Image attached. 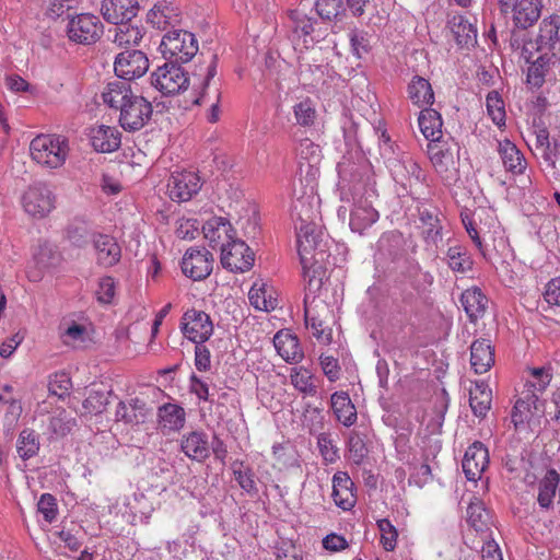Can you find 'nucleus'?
<instances>
[{
	"label": "nucleus",
	"instance_id": "nucleus-1",
	"mask_svg": "<svg viewBox=\"0 0 560 560\" xmlns=\"http://www.w3.org/2000/svg\"><path fill=\"white\" fill-rule=\"evenodd\" d=\"M292 218L295 223L298 250L302 267L307 268L312 261L324 259L322 248V229L316 222L318 211L313 196L296 198L292 203Z\"/></svg>",
	"mask_w": 560,
	"mask_h": 560
},
{
	"label": "nucleus",
	"instance_id": "nucleus-2",
	"mask_svg": "<svg viewBox=\"0 0 560 560\" xmlns=\"http://www.w3.org/2000/svg\"><path fill=\"white\" fill-rule=\"evenodd\" d=\"M105 104L119 109V124L127 131H137L151 119L152 104L131 91L130 84L120 80L107 83L102 92Z\"/></svg>",
	"mask_w": 560,
	"mask_h": 560
},
{
	"label": "nucleus",
	"instance_id": "nucleus-3",
	"mask_svg": "<svg viewBox=\"0 0 560 560\" xmlns=\"http://www.w3.org/2000/svg\"><path fill=\"white\" fill-rule=\"evenodd\" d=\"M69 152V140L65 136L56 133L38 135L30 144L32 160L49 170H57L63 166Z\"/></svg>",
	"mask_w": 560,
	"mask_h": 560
},
{
	"label": "nucleus",
	"instance_id": "nucleus-4",
	"mask_svg": "<svg viewBox=\"0 0 560 560\" xmlns=\"http://www.w3.org/2000/svg\"><path fill=\"white\" fill-rule=\"evenodd\" d=\"M163 57L171 62H188L198 51L195 35L188 31L174 30L166 33L160 44Z\"/></svg>",
	"mask_w": 560,
	"mask_h": 560
},
{
	"label": "nucleus",
	"instance_id": "nucleus-5",
	"mask_svg": "<svg viewBox=\"0 0 560 560\" xmlns=\"http://www.w3.org/2000/svg\"><path fill=\"white\" fill-rule=\"evenodd\" d=\"M56 200L54 190L47 184L36 183L24 191L21 202L30 217L44 219L56 208Z\"/></svg>",
	"mask_w": 560,
	"mask_h": 560
},
{
	"label": "nucleus",
	"instance_id": "nucleus-6",
	"mask_svg": "<svg viewBox=\"0 0 560 560\" xmlns=\"http://www.w3.org/2000/svg\"><path fill=\"white\" fill-rule=\"evenodd\" d=\"M68 18L69 21L66 31L71 42L81 45H91L101 38L104 26L96 15L80 13L72 16L68 15Z\"/></svg>",
	"mask_w": 560,
	"mask_h": 560
},
{
	"label": "nucleus",
	"instance_id": "nucleus-7",
	"mask_svg": "<svg viewBox=\"0 0 560 560\" xmlns=\"http://www.w3.org/2000/svg\"><path fill=\"white\" fill-rule=\"evenodd\" d=\"M151 84L163 95L170 96L187 90L189 79L182 67L166 62L152 72Z\"/></svg>",
	"mask_w": 560,
	"mask_h": 560
},
{
	"label": "nucleus",
	"instance_id": "nucleus-8",
	"mask_svg": "<svg viewBox=\"0 0 560 560\" xmlns=\"http://www.w3.org/2000/svg\"><path fill=\"white\" fill-rule=\"evenodd\" d=\"M428 155L435 171L445 179H452L457 173L456 144L445 140L428 143Z\"/></svg>",
	"mask_w": 560,
	"mask_h": 560
},
{
	"label": "nucleus",
	"instance_id": "nucleus-9",
	"mask_svg": "<svg viewBox=\"0 0 560 560\" xmlns=\"http://www.w3.org/2000/svg\"><path fill=\"white\" fill-rule=\"evenodd\" d=\"M183 335L194 343L206 342L213 334L210 316L200 310H187L180 319Z\"/></svg>",
	"mask_w": 560,
	"mask_h": 560
},
{
	"label": "nucleus",
	"instance_id": "nucleus-10",
	"mask_svg": "<svg viewBox=\"0 0 560 560\" xmlns=\"http://www.w3.org/2000/svg\"><path fill=\"white\" fill-rule=\"evenodd\" d=\"M255 261V255L249 246L233 238L230 243H223L221 249V264L225 269L234 272L248 271Z\"/></svg>",
	"mask_w": 560,
	"mask_h": 560
},
{
	"label": "nucleus",
	"instance_id": "nucleus-11",
	"mask_svg": "<svg viewBox=\"0 0 560 560\" xmlns=\"http://www.w3.org/2000/svg\"><path fill=\"white\" fill-rule=\"evenodd\" d=\"M328 305L322 300L305 301L304 317L305 325L312 329L313 336L324 345H329L332 341V329L325 326L324 317L328 314Z\"/></svg>",
	"mask_w": 560,
	"mask_h": 560
},
{
	"label": "nucleus",
	"instance_id": "nucleus-12",
	"mask_svg": "<svg viewBox=\"0 0 560 560\" xmlns=\"http://www.w3.org/2000/svg\"><path fill=\"white\" fill-rule=\"evenodd\" d=\"M149 69V59L140 50H125L115 58L114 70L124 82L142 77Z\"/></svg>",
	"mask_w": 560,
	"mask_h": 560
},
{
	"label": "nucleus",
	"instance_id": "nucleus-13",
	"mask_svg": "<svg viewBox=\"0 0 560 560\" xmlns=\"http://www.w3.org/2000/svg\"><path fill=\"white\" fill-rule=\"evenodd\" d=\"M560 16L551 14L545 18L540 25L536 38L537 50L548 52L551 61H560Z\"/></svg>",
	"mask_w": 560,
	"mask_h": 560
},
{
	"label": "nucleus",
	"instance_id": "nucleus-14",
	"mask_svg": "<svg viewBox=\"0 0 560 560\" xmlns=\"http://www.w3.org/2000/svg\"><path fill=\"white\" fill-rule=\"evenodd\" d=\"M213 258L206 248H189L182 260L183 272L195 281L207 278L212 271Z\"/></svg>",
	"mask_w": 560,
	"mask_h": 560
},
{
	"label": "nucleus",
	"instance_id": "nucleus-15",
	"mask_svg": "<svg viewBox=\"0 0 560 560\" xmlns=\"http://www.w3.org/2000/svg\"><path fill=\"white\" fill-rule=\"evenodd\" d=\"M200 188V177L195 172L175 173L167 184L170 198L177 202L190 200Z\"/></svg>",
	"mask_w": 560,
	"mask_h": 560
},
{
	"label": "nucleus",
	"instance_id": "nucleus-16",
	"mask_svg": "<svg viewBox=\"0 0 560 560\" xmlns=\"http://www.w3.org/2000/svg\"><path fill=\"white\" fill-rule=\"evenodd\" d=\"M137 0H101L100 12L110 24L131 22L138 13Z\"/></svg>",
	"mask_w": 560,
	"mask_h": 560
},
{
	"label": "nucleus",
	"instance_id": "nucleus-17",
	"mask_svg": "<svg viewBox=\"0 0 560 560\" xmlns=\"http://www.w3.org/2000/svg\"><path fill=\"white\" fill-rule=\"evenodd\" d=\"M313 423L308 427V431L311 434L317 435V447L323 457L325 464H334L339 458V450L336 446V443L328 432H320L323 429V415L318 409H314L311 412Z\"/></svg>",
	"mask_w": 560,
	"mask_h": 560
},
{
	"label": "nucleus",
	"instance_id": "nucleus-18",
	"mask_svg": "<svg viewBox=\"0 0 560 560\" xmlns=\"http://www.w3.org/2000/svg\"><path fill=\"white\" fill-rule=\"evenodd\" d=\"M488 464V450L481 442L477 441L466 450L462 466L466 478L470 481H475L481 477Z\"/></svg>",
	"mask_w": 560,
	"mask_h": 560
},
{
	"label": "nucleus",
	"instance_id": "nucleus-19",
	"mask_svg": "<svg viewBox=\"0 0 560 560\" xmlns=\"http://www.w3.org/2000/svg\"><path fill=\"white\" fill-rule=\"evenodd\" d=\"M388 167L394 180L402 186L411 184L412 180L420 183L424 179V172L409 155L390 160Z\"/></svg>",
	"mask_w": 560,
	"mask_h": 560
},
{
	"label": "nucleus",
	"instance_id": "nucleus-20",
	"mask_svg": "<svg viewBox=\"0 0 560 560\" xmlns=\"http://www.w3.org/2000/svg\"><path fill=\"white\" fill-rule=\"evenodd\" d=\"M148 22L155 28L166 30L180 22V10L173 1L162 0L156 2L148 12Z\"/></svg>",
	"mask_w": 560,
	"mask_h": 560
},
{
	"label": "nucleus",
	"instance_id": "nucleus-21",
	"mask_svg": "<svg viewBox=\"0 0 560 560\" xmlns=\"http://www.w3.org/2000/svg\"><path fill=\"white\" fill-rule=\"evenodd\" d=\"M92 242L100 266L108 268L119 262L121 248L115 237L98 233L93 236Z\"/></svg>",
	"mask_w": 560,
	"mask_h": 560
},
{
	"label": "nucleus",
	"instance_id": "nucleus-22",
	"mask_svg": "<svg viewBox=\"0 0 560 560\" xmlns=\"http://www.w3.org/2000/svg\"><path fill=\"white\" fill-rule=\"evenodd\" d=\"M202 232L212 248L220 247L222 249L223 243L228 244L234 238L231 223L222 217H213L206 221Z\"/></svg>",
	"mask_w": 560,
	"mask_h": 560
},
{
	"label": "nucleus",
	"instance_id": "nucleus-23",
	"mask_svg": "<svg viewBox=\"0 0 560 560\" xmlns=\"http://www.w3.org/2000/svg\"><path fill=\"white\" fill-rule=\"evenodd\" d=\"M533 142L530 145L534 154L544 161V163L555 170L558 158V144L551 143L549 139V131L545 127H537L533 133Z\"/></svg>",
	"mask_w": 560,
	"mask_h": 560
},
{
	"label": "nucleus",
	"instance_id": "nucleus-24",
	"mask_svg": "<svg viewBox=\"0 0 560 560\" xmlns=\"http://www.w3.org/2000/svg\"><path fill=\"white\" fill-rule=\"evenodd\" d=\"M542 0H517L510 10L516 27L526 30L533 26L540 18Z\"/></svg>",
	"mask_w": 560,
	"mask_h": 560
},
{
	"label": "nucleus",
	"instance_id": "nucleus-25",
	"mask_svg": "<svg viewBox=\"0 0 560 560\" xmlns=\"http://www.w3.org/2000/svg\"><path fill=\"white\" fill-rule=\"evenodd\" d=\"M180 448L190 459L203 462L210 455L208 435L202 431L184 434L180 440Z\"/></svg>",
	"mask_w": 560,
	"mask_h": 560
},
{
	"label": "nucleus",
	"instance_id": "nucleus-26",
	"mask_svg": "<svg viewBox=\"0 0 560 560\" xmlns=\"http://www.w3.org/2000/svg\"><path fill=\"white\" fill-rule=\"evenodd\" d=\"M151 415V409L139 398H131L127 401H120L116 408V419L127 424L136 425L144 423Z\"/></svg>",
	"mask_w": 560,
	"mask_h": 560
},
{
	"label": "nucleus",
	"instance_id": "nucleus-27",
	"mask_svg": "<svg viewBox=\"0 0 560 560\" xmlns=\"http://www.w3.org/2000/svg\"><path fill=\"white\" fill-rule=\"evenodd\" d=\"M273 346L278 354L288 363L300 362L304 357L298 337L289 330H279L273 337Z\"/></svg>",
	"mask_w": 560,
	"mask_h": 560
},
{
	"label": "nucleus",
	"instance_id": "nucleus-28",
	"mask_svg": "<svg viewBox=\"0 0 560 560\" xmlns=\"http://www.w3.org/2000/svg\"><path fill=\"white\" fill-rule=\"evenodd\" d=\"M93 148L103 153H110L119 149L121 133L116 127L101 125L91 129Z\"/></svg>",
	"mask_w": 560,
	"mask_h": 560
},
{
	"label": "nucleus",
	"instance_id": "nucleus-29",
	"mask_svg": "<svg viewBox=\"0 0 560 560\" xmlns=\"http://www.w3.org/2000/svg\"><path fill=\"white\" fill-rule=\"evenodd\" d=\"M542 411L538 407V396L533 394L522 393L514 405L511 421L515 429H518L524 423H530L534 417H539Z\"/></svg>",
	"mask_w": 560,
	"mask_h": 560
},
{
	"label": "nucleus",
	"instance_id": "nucleus-30",
	"mask_svg": "<svg viewBox=\"0 0 560 560\" xmlns=\"http://www.w3.org/2000/svg\"><path fill=\"white\" fill-rule=\"evenodd\" d=\"M332 499L336 505L345 511L350 510L355 504L353 482L345 471H338L332 477Z\"/></svg>",
	"mask_w": 560,
	"mask_h": 560
},
{
	"label": "nucleus",
	"instance_id": "nucleus-31",
	"mask_svg": "<svg viewBox=\"0 0 560 560\" xmlns=\"http://www.w3.org/2000/svg\"><path fill=\"white\" fill-rule=\"evenodd\" d=\"M378 220V212L366 200L354 202L350 213V229L362 234Z\"/></svg>",
	"mask_w": 560,
	"mask_h": 560
},
{
	"label": "nucleus",
	"instance_id": "nucleus-32",
	"mask_svg": "<svg viewBox=\"0 0 560 560\" xmlns=\"http://www.w3.org/2000/svg\"><path fill=\"white\" fill-rule=\"evenodd\" d=\"M494 363V352L490 340H476L470 346V364L477 374L489 371Z\"/></svg>",
	"mask_w": 560,
	"mask_h": 560
},
{
	"label": "nucleus",
	"instance_id": "nucleus-33",
	"mask_svg": "<svg viewBox=\"0 0 560 560\" xmlns=\"http://www.w3.org/2000/svg\"><path fill=\"white\" fill-rule=\"evenodd\" d=\"M456 43L464 47L474 46L477 43V27L465 15H453L448 22Z\"/></svg>",
	"mask_w": 560,
	"mask_h": 560
},
{
	"label": "nucleus",
	"instance_id": "nucleus-34",
	"mask_svg": "<svg viewBox=\"0 0 560 560\" xmlns=\"http://www.w3.org/2000/svg\"><path fill=\"white\" fill-rule=\"evenodd\" d=\"M418 125L423 137L429 142L442 140V117L439 112L433 108H424L420 112Z\"/></svg>",
	"mask_w": 560,
	"mask_h": 560
},
{
	"label": "nucleus",
	"instance_id": "nucleus-35",
	"mask_svg": "<svg viewBox=\"0 0 560 560\" xmlns=\"http://www.w3.org/2000/svg\"><path fill=\"white\" fill-rule=\"evenodd\" d=\"M61 254L57 246L46 240L39 241L33 252V260L40 270H48L61 262Z\"/></svg>",
	"mask_w": 560,
	"mask_h": 560
},
{
	"label": "nucleus",
	"instance_id": "nucleus-36",
	"mask_svg": "<svg viewBox=\"0 0 560 560\" xmlns=\"http://www.w3.org/2000/svg\"><path fill=\"white\" fill-rule=\"evenodd\" d=\"M331 408L339 422L351 427L357 421V410L348 393L336 392L331 395Z\"/></svg>",
	"mask_w": 560,
	"mask_h": 560
},
{
	"label": "nucleus",
	"instance_id": "nucleus-37",
	"mask_svg": "<svg viewBox=\"0 0 560 560\" xmlns=\"http://www.w3.org/2000/svg\"><path fill=\"white\" fill-rule=\"evenodd\" d=\"M460 302L471 322L483 316L488 305L487 296L478 288L467 289L464 291L462 293Z\"/></svg>",
	"mask_w": 560,
	"mask_h": 560
},
{
	"label": "nucleus",
	"instance_id": "nucleus-38",
	"mask_svg": "<svg viewBox=\"0 0 560 560\" xmlns=\"http://www.w3.org/2000/svg\"><path fill=\"white\" fill-rule=\"evenodd\" d=\"M499 154L506 171L513 174H522L525 171V158L510 140L499 142Z\"/></svg>",
	"mask_w": 560,
	"mask_h": 560
},
{
	"label": "nucleus",
	"instance_id": "nucleus-39",
	"mask_svg": "<svg viewBox=\"0 0 560 560\" xmlns=\"http://www.w3.org/2000/svg\"><path fill=\"white\" fill-rule=\"evenodd\" d=\"M492 392L483 382H477L469 392V405L476 417L483 418L491 407Z\"/></svg>",
	"mask_w": 560,
	"mask_h": 560
},
{
	"label": "nucleus",
	"instance_id": "nucleus-40",
	"mask_svg": "<svg viewBox=\"0 0 560 560\" xmlns=\"http://www.w3.org/2000/svg\"><path fill=\"white\" fill-rule=\"evenodd\" d=\"M186 412L175 404H165L159 408V421L163 429L178 431L185 424Z\"/></svg>",
	"mask_w": 560,
	"mask_h": 560
},
{
	"label": "nucleus",
	"instance_id": "nucleus-41",
	"mask_svg": "<svg viewBox=\"0 0 560 560\" xmlns=\"http://www.w3.org/2000/svg\"><path fill=\"white\" fill-rule=\"evenodd\" d=\"M408 94L411 102L419 106L432 105L434 93L430 82L422 77H415L408 85Z\"/></svg>",
	"mask_w": 560,
	"mask_h": 560
},
{
	"label": "nucleus",
	"instance_id": "nucleus-42",
	"mask_svg": "<svg viewBox=\"0 0 560 560\" xmlns=\"http://www.w3.org/2000/svg\"><path fill=\"white\" fill-rule=\"evenodd\" d=\"M559 482L560 476L555 469L548 470L539 481L537 501L540 508L549 509L552 505Z\"/></svg>",
	"mask_w": 560,
	"mask_h": 560
},
{
	"label": "nucleus",
	"instance_id": "nucleus-43",
	"mask_svg": "<svg viewBox=\"0 0 560 560\" xmlns=\"http://www.w3.org/2000/svg\"><path fill=\"white\" fill-rule=\"evenodd\" d=\"M290 381L293 387L305 396H315L317 386L315 376L304 366H295L291 369Z\"/></svg>",
	"mask_w": 560,
	"mask_h": 560
},
{
	"label": "nucleus",
	"instance_id": "nucleus-44",
	"mask_svg": "<svg viewBox=\"0 0 560 560\" xmlns=\"http://www.w3.org/2000/svg\"><path fill=\"white\" fill-rule=\"evenodd\" d=\"M113 42L119 46H136L143 37V30L130 22L115 24Z\"/></svg>",
	"mask_w": 560,
	"mask_h": 560
},
{
	"label": "nucleus",
	"instance_id": "nucleus-45",
	"mask_svg": "<svg viewBox=\"0 0 560 560\" xmlns=\"http://www.w3.org/2000/svg\"><path fill=\"white\" fill-rule=\"evenodd\" d=\"M467 522L476 532H486L489 529L491 516L483 503L475 499L467 508Z\"/></svg>",
	"mask_w": 560,
	"mask_h": 560
},
{
	"label": "nucleus",
	"instance_id": "nucleus-46",
	"mask_svg": "<svg viewBox=\"0 0 560 560\" xmlns=\"http://www.w3.org/2000/svg\"><path fill=\"white\" fill-rule=\"evenodd\" d=\"M527 373L525 389L523 390L526 394L538 396V393H542L552 378L550 370L546 368L528 369Z\"/></svg>",
	"mask_w": 560,
	"mask_h": 560
},
{
	"label": "nucleus",
	"instance_id": "nucleus-47",
	"mask_svg": "<svg viewBox=\"0 0 560 560\" xmlns=\"http://www.w3.org/2000/svg\"><path fill=\"white\" fill-rule=\"evenodd\" d=\"M248 298L250 304L259 311L270 312L278 305L277 299L272 296V290L266 284H261L260 287L254 284L249 290Z\"/></svg>",
	"mask_w": 560,
	"mask_h": 560
},
{
	"label": "nucleus",
	"instance_id": "nucleus-48",
	"mask_svg": "<svg viewBox=\"0 0 560 560\" xmlns=\"http://www.w3.org/2000/svg\"><path fill=\"white\" fill-rule=\"evenodd\" d=\"M303 269V278L305 281V296L304 302L308 298V300H312L315 298L317 299V292L320 290L323 280H322V266L319 265V261H312L311 264H307V268L302 267Z\"/></svg>",
	"mask_w": 560,
	"mask_h": 560
},
{
	"label": "nucleus",
	"instance_id": "nucleus-49",
	"mask_svg": "<svg viewBox=\"0 0 560 560\" xmlns=\"http://www.w3.org/2000/svg\"><path fill=\"white\" fill-rule=\"evenodd\" d=\"M558 61H551L548 52H541V55L529 66L527 72V82L539 88L545 82V75L549 68L556 65Z\"/></svg>",
	"mask_w": 560,
	"mask_h": 560
},
{
	"label": "nucleus",
	"instance_id": "nucleus-50",
	"mask_svg": "<svg viewBox=\"0 0 560 560\" xmlns=\"http://www.w3.org/2000/svg\"><path fill=\"white\" fill-rule=\"evenodd\" d=\"M448 267L458 273H465L472 267L469 253L462 246H451L445 256Z\"/></svg>",
	"mask_w": 560,
	"mask_h": 560
},
{
	"label": "nucleus",
	"instance_id": "nucleus-51",
	"mask_svg": "<svg viewBox=\"0 0 560 560\" xmlns=\"http://www.w3.org/2000/svg\"><path fill=\"white\" fill-rule=\"evenodd\" d=\"M232 471L238 486L246 493L254 495L258 492L255 481V474L250 467L244 465L243 462L236 460L232 464Z\"/></svg>",
	"mask_w": 560,
	"mask_h": 560
},
{
	"label": "nucleus",
	"instance_id": "nucleus-52",
	"mask_svg": "<svg viewBox=\"0 0 560 560\" xmlns=\"http://www.w3.org/2000/svg\"><path fill=\"white\" fill-rule=\"evenodd\" d=\"M39 451L38 434L31 429H24L18 439L16 452L19 456L26 460L35 456Z\"/></svg>",
	"mask_w": 560,
	"mask_h": 560
},
{
	"label": "nucleus",
	"instance_id": "nucleus-53",
	"mask_svg": "<svg viewBox=\"0 0 560 560\" xmlns=\"http://www.w3.org/2000/svg\"><path fill=\"white\" fill-rule=\"evenodd\" d=\"M488 115L492 121L501 127L505 125L504 103L498 92L492 91L487 95L486 100Z\"/></svg>",
	"mask_w": 560,
	"mask_h": 560
},
{
	"label": "nucleus",
	"instance_id": "nucleus-54",
	"mask_svg": "<svg viewBox=\"0 0 560 560\" xmlns=\"http://www.w3.org/2000/svg\"><path fill=\"white\" fill-rule=\"evenodd\" d=\"M296 122L301 126H311L316 119V109L313 102L308 98L301 101L293 107Z\"/></svg>",
	"mask_w": 560,
	"mask_h": 560
},
{
	"label": "nucleus",
	"instance_id": "nucleus-55",
	"mask_svg": "<svg viewBox=\"0 0 560 560\" xmlns=\"http://www.w3.org/2000/svg\"><path fill=\"white\" fill-rule=\"evenodd\" d=\"M110 392L91 390L83 401V408L89 413H101L108 405V395Z\"/></svg>",
	"mask_w": 560,
	"mask_h": 560
},
{
	"label": "nucleus",
	"instance_id": "nucleus-56",
	"mask_svg": "<svg viewBox=\"0 0 560 560\" xmlns=\"http://www.w3.org/2000/svg\"><path fill=\"white\" fill-rule=\"evenodd\" d=\"M377 527L381 532V544L386 551H393L397 545L398 533L395 526L387 518L377 521Z\"/></svg>",
	"mask_w": 560,
	"mask_h": 560
},
{
	"label": "nucleus",
	"instance_id": "nucleus-57",
	"mask_svg": "<svg viewBox=\"0 0 560 560\" xmlns=\"http://www.w3.org/2000/svg\"><path fill=\"white\" fill-rule=\"evenodd\" d=\"M420 220L423 224V235L425 240L431 241L432 243H436L440 238V221L439 218L429 212L428 210H423L420 212Z\"/></svg>",
	"mask_w": 560,
	"mask_h": 560
},
{
	"label": "nucleus",
	"instance_id": "nucleus-58",
	"mask_svg": "<svg viewBox=\"0 0 560 560\" xmlns=\"http://www.w3.org/2000/svg\"><path fill=\"white\" fill-rule=\"evenodd\" d=\"M86 329L83 325L72 322L61 334L60 338L63 345L77 347L84 342Z\"/></svg>",
	"mask_w": 560,
	"mask_h": 560
},
{
	"label": "nucleus",
	"instance_id": "nucleus-59",
	"mask_svg": "<svg viewBox=\"0 0 560 560\" xmlns=\"http://www.w3.org/2000/svg\"><path fill=\"white\" fill-rule=\"evenodd\" d=\"M316 10L323 20L331 21L342 12V0H317Z\"/></svg>",
	"mask_w": 560,
	"mask_h": 560
},
{
	"label": "nucleus",
	"instance_id": "nucleus-60",
	"mask_svg": "<svg viewBox=\"0 0 560 560\" xmlns=\"http://www.w3.org/2000/svg\"><path fill=\"white\" fill-rule=\"evenodd\" d=\"M296 154L308 161L310 163H317L320 159V148L311 139H302L296 148Z\"/></svg>",
	"mask_w": 560,
	"mask_h": 560
},
{
	"label": "nucleus",
	"instance_id": "nucleus-61",
	"mask_svg": "<svg viewBox=\"0 0 560 560\" xmlns=\"http://www.w3.org/2000/svg\"><path fill=\"white\" fill-rule=\"evenodd\" d=\"M116 291V283L114 278L106 276L100 279L96 290V299L100 303H112Z\"/></svg>",
	"mask_w": 560,
	"mask_h": 560
},
{
	"label": "nucleus",
	"instance_id": "nucleus-62",
	"mask_svg": "<svg viewBox=\"0 0 560 560\" xmlns=\"http://www.w3.org/2000/svg\"><path fill=\"white\" fill-rule=\"evenodd\" d=\"M319 364L323 373L330 382H336L340 378L341 368L338 359L332 355L322 354L319 357Z\"/></svg>",
	"mask_w": 560,
	"mask_h": 560
},
{
	"label": "nucleus",
	"instance_id": "nucleus-63",
	"mask_svg": "<svg viewBox=\"0 0 560 560\" xmlns=\"http://www.w3.org/2000/svg\"><path fill=\"white\" fill-rule=\"evenodd\" d=\"M349 36L352 51L358 58H362L363 55L369 52L370 39L368 33L362 31H352Z\"/></svg>",
	"mask_w": 560,
	"mask_h": 560
},
{
	"label": "nucleus",
	"instance_id": "nucleus-64",
	"mask_svg": "<svg viewBox=\"0 0 560 560\" xmlns=\"http://www.w3.org/2000/svg\"><path fill=\"white\" fill-rule=\"evenodd\" d=\"M37 509L38 512L43 514L46 522L51 523L56 518L57 503L51 494L44 493L37 503Z\"/></svg>",
	"mask_w": 560,
	"mask_h": 560
}]
</instances>
